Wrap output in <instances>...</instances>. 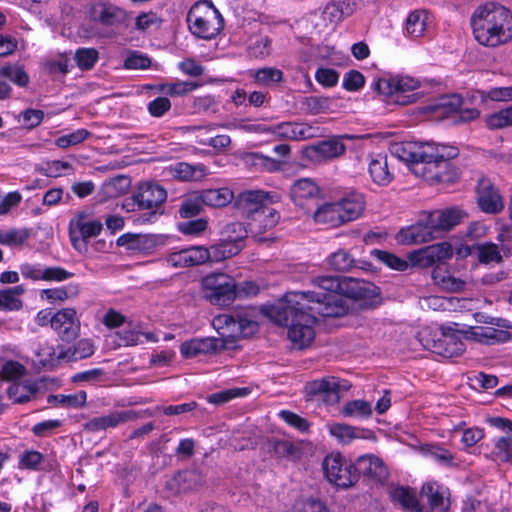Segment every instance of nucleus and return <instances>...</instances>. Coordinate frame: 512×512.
I'll list each match as a JSON object with an SVG mask.
<instances>
[{
  "label": "nucleus",
  "mask_w": 512,
  "mask_h": 512,
  "mask_svg": "<svg viewBox=\"0 0 512 512\" xmlns=\"http://www.w3.org/2000/svg\"><path fill=\"white\" fill-rule=\"evenodd\" d=\"M204 206L223 208L234 200V193L227 187L198 190Z\"/></svg>",
  "instance_id": "obj_30"
},
{
  "label": "nucleus",
  "mask_w": 512,
  "mask_h": 512,
  "mask_svg": "<svg viewBox=\"0 0 512 512\" xmlns=\"http://www.w3.org/2000/svg\"><path fill=\"white\" fill-rule=\"evenodd\" d=\"M342 413L347 417H369L372 414V408L367 401L352 400L344 405Z\"/></svg>",
  "instance_id": "obj_44"
},
{
  "label": "nucleus",
  "mask_w": 512,
  "mask_h": 512,
  "mask_svg": "<svg viewBox=\"0 0 512 512\" xmlns=\"http://www.w3.org/2000/svg\"><path fill=\"white\" fill-rule=\"evenodd\" d=\"M312 291L287 292L278 305L264 308L265 313L281 324H291L287 334L293 348H308L315 339L317 315L338 318L349 306L345 298L372 309L382 302L380 288L369 281L352 277L321 275L311 279Z\"/></svg>",
  "instance_id": "obj_1"
},
{
  "label": "nucleus",
  "mask_w": 512,
  "mask_h": 512,
  "mask_svg": "<svg viewBox=\"0 0 512 512\" xmlns=\"http://www.w3.org/2000/svg\"><path fill=\"white\" fill-rule=\"evenodd\" d=\"M369 173L374 183L388 185L393 179V174L389 171L387 156L383 154L372 156L369 162Z\"/></svg>",
  "instance_id": "obj_31"
},
{
  "label": "nucleus",
  "mask_w": 512,
  "mask_h": 512,
  "mask_svg": "<svg viewBox=\"0 0 512 512\" xmlns=\"http://www.w3.org/2000/svg\"><path fill=\"white\" fill-rule=\"evenodd\" d=\"M355 260L345 250H339L330 256V266L340 272L349 271L354 266Z\"/></svg>",
  "instance_id": "obj_51"
},
{
  "label": "nucleus",
  "mask_w": 512,
  "mask_h": 512,
  "mask_svg": "<svg viewBox=\"0 0 512 512\" xmlns=\"http://www.w3.org/2000/svg\"><path fill=\"white\" fill-rule=\"evenodd\" d=\"M315 78L325 87H333L338 83L339 74L336 70L330 68H318Z\"/></svg>",
  "instance_id": "obj_63"
},
{
  "label": "nucleus",
  "mask_w": 512,
  "mask_h": 512,
  "mask_svg": "<svg viewBox=\"0 0 512 512\" xmlns=\"http://www.w3.org/2000/svg\"><path fill=\"white\" fill-rule=\"evenodd\" d=\"M460 333L465 334L464 331L451 327H442L440 337L428 343V349L444 358L458 357L465 351V344L459 336Z\"/></svg>",
  "instance_id": "obj_8"
},
{
  "label": "nucleus",
  "mask_w": 512,
  "mask_h": 512,
  "mask_svg": "<svg viewBox=\"0 0 512 512\" xmlns=\"http://www.w3.org/2000/svg\"><path fill=\"white\" fill-rule=\"evenodd\" d=\"M234 207L238 209L243 216L252 219L253 215L258 214L264 207L269 205V194L260 190H249L234 196Z\"/></svg>",
  "instance_id": "obj_17"
},
{
  "label": "nucleus",
  "mask_w": 512,
  "mask_h": 512,
  "mask_svg": "<svg viewBox=\"0 0 512 512\" xmlns=\"http://www.w3.org/2000/svg\"><path fill=\"white\" fill-rule=\"evenodd\" d=\"M86 399V392L80 391L75 395H49L48 403L57 402L61 406L78 408L85 405Z\"/></svg>",
  "instance_id": "obj_46"
},
{
  "label": "nucleus",
  "mask_w": 512,
  "mask_h": 512,
  "mask_svg": "<svg viewBox=\"0 0 512 512\" xmlns=\"http://www.w3.org/2000/svg\"><path fill=\"white\" fill-rule=\"evenodd\" d=\"M371 254L391 269L405 271L409 267L407 260L402 259L391 252L375 249Z\"/></svg>",
  "instance_id": "obj_43"
},
{
  "label": "nucleus",
  "mask_w": 512,
  "mask_h": 512,
  "mask_svg": "<svg viewBox=\"0 0 512 512\" xmlns=\"http://www.w3.org/2000/svg\"><path fill=\"white\" fill-rule=\"evenodd\" d=\"M246 394L245 389L241 388H233L228 390H223L217 393H213L207 397V401L211 404L221 405L224 404L236 397L243 396Z\"/></svg>",
  "instance_id": "obj_57"
},
{
  "label": "nucleus",
  "mask_w": 512,
  "mask_h": 512,
  "mask_svg": "<svg viewBox=\"0 0 512 512\" xmlns=\"http://www.w3.org/2000/svg\"><path fill=\"white\" fill-rule=\"evenodd\" d=\"M207 251L210 254L209 262H220L227 258L236 256L241 252L237 244H229L222 238L219 242L207 248Z\"/></svg>",
  "instance_id": "obj_36"
},
{
  "label": "nucleus",
  "mask_w": 512,
  "mask_h": 512,
  "mask_svg": "<svg viewBox=\"0 0 512 512\" xmlns=\"http://www.w3.org/2000/svg\"><path fill=\"white\" fill-rule=\"evenodd\" d=\"M353 8L350 3L346 1H331L326 5L323 11L324 19L329 20L331 23H338L343 18L351 15Z\"/></svg>",
  "instance_id": "obj_37"
},
{
  "label": "nucleus",
  "mask_w": 512,
  "mask_h": 512,
  "mask_svg": "<svg viewBox=\"0 0 512 512\" xmlns=\"http://www.w3.org/2000/svg\"><path fill=\"white\" fill-rule=\"evenodd\" d=\"M99 53L94 48H80L75 53V61L80 69H91L98 60Z\"/></svg>",
  "instance_id": "obj_52"
},
{
  "label": "nucleus",
  "mask_w": 512,
  "mask_h": 512,
  "mask_svg": "<svg viewBox=\"0 0 512 512\" xmlns=\"http://www.w3.org/2000/svg\"><path fill=\"white\" fill-rule=\"evenodd\" d=\"M476 199L480 210L486 214H498L505 205L504 199L492 180L482 176L477 183Z\"/></svg>",
  "instance_id": "obj_9"
},
{
  "label": "nucleus",
  "mask_w": 512,
  "mask_h": 512,
  "mask_svg": "<svg viewBox=\"0 0 512 512\" xmlns=\"http://www.w3.org/2000/svg\"><path fill=\"white\" fill-rule=\"evenodd\" d=\"M189 267L202 265L209 262V253L204 246H192L185 248Z\"/></svg>",
  "instance_id": "obj_55"
},
{
  "label": "nucleus",
  "mask_w": 512,
  "mask_h": 512,
  "mask_svg": "<svg viewBox=\"0 0 512 512\" xmlns=\"http://www.w3.org/2000/svg\"><path fill=\"white\" fill-rule=\"evenodd\" d=\"M457 155L456 150L454 149L453 153H449L447 158V168H439L437 173L434 174V177H437L436 183H454L459 178L458 170L453 167L450 162V158H453Z\"/></svg>",
  "instance_id": "obj_54"
},
{
  "label": "nucleus",
  "mask_w": 512,
  "mask_h": 512,
  "mask_svg": "<svg viewBox=\"0 0 512 512\" xmlns=\"http://www.w3.org/2000/svg\"><path fill=\"white\" fill-rule=\"evenodd\" d=\"M321 190L318 185L309 178L297 180L290 189V196L295 205L306 210L310 215L312 210L308 206L310 202H317L320 198Z\"/></svg>",
  "instance_id": "obj_18"
},
{
  "label": "nucleus",
  "mask_w": 512,
  "mask_h": 512,
  "mask_svg": "<svg viewBox=\"0 0 512 512\" xmlns=\"http://www.w3.org/2000/svg\"><path fill=\"white\" fill-rule=\"evenodd\" d=\"M131 185V179L126 175H118L105 182L106 192L113 197L125 194Z\"/></svg>",
  "instance_id": "obj_47"
},
{
  "label": "nucleus",
  "mask_w": 512,
  "mask_h": 512,
  "mask_svg": "<svg viewBox=\"0 0 512 512\" xmlns=\"http://www.w3.org/2000/svg\"><path fill=\"white\" fill-rule=\"evenodd\" d=\"M0 75L20 87H26L29 83V76L21 66H4L0 70Z\"/></svg>",
  "instance_id": "obj_49"
},
{
  "label": "nucleus",
  "mask_w": 512,
  "mask_h": 512,
  "mask_svg": "<svg viewBox=\"0 0 512 512\" xmlns=\"http://www.w3.org/2000/svg\"><path fill=\"white\" fill-rule=\"evenodd\" d=\"M203 207L204 203L199 191H194L183 199L178 212L181 218H192L198 216L203 211Z\"/></svg>",
  "instance_id": "obj_38"
},
{
  "label": "nucleus",
  "mask_w": 512,
  "mask_h": 512,
  "mask_svg": "<svg viewBox=\"0 0 512 512\" xmlns=\"http://www.w3.org/2000/svg\"><path fill=\"white\" fill-rule=\"evenodd\" d=\"M138 414L133 410L115 411L101 417H94L85 424V429L90 432H97L107 428H114L121 423L133 421Z\"/></svg>",
  "instance_id": "obj_21"
},
{
  "label": "nucleus",
  "mask_w": 512,
  "mask_h": 512,
  "mask_svg": "<svg viewBox=\"0 0 512 512\" xmlns=\"http://www.w3.org/2000/svg\"><path fill=\"white\" fill-rule=\"evenodd\" d=\"M173 179L181 182H200L207 176V168L203 164L192 165L187 162H177L166 168Z\"/></svg>",
  "instance_id": "obj_22"
},
{
  "label": "nucleus",
  "mask_w": 512,
  "mask_h": 512,
  "mask_svg": "<svg viewBox=\"0 0 512 512\" xmlns=\"http://www.w3.org/2000/svg\"><path fill=\"white\" fill-rule=\"evenodd\" d=\"M189 30L198 38L211 40L224 28L220 12L207 0H201L190 8L187 14Z\"/></svg>",
  "instance_id": "obj_4"
},
{
  "label": "nucleus",
  "mask_w": 512,
  "mask_h": 512,
  "mask_svg": "<svg viewBox=\"0 0 512 512\" xmlns=\"http://www.w3.org/2000/svg\"><path fill=\"white\" fill-rule=\"evenodd\" d=\"M199 86L200 84L197 82L179 81L174 83L162 84L159 90L166 92L170 96H180L192 92Z\"/></svg>",
  "instance_id": "obj_48"
},
{
  "label": "nucleus",
  "mask_w": 512,
  "mask_h": 512,
  "mask_svg": "<svg viewBox=\"0 0 512 512\" xmlns=\"http://www.w3.org/2000/svg\"><path fill=\"white\" fill-rule=\"evenodd\" d=\"M253 77L258 84L263 86H271L276 83H281L284 80L283 72L275 67L257 69L253 73Z\"/></svg>",
  "instance_id": "obj_41"
},
{
  "label": "nucleus",
  "mask_w": 512,
  "mask_h": 512,
  "mask_svg": "<svg viewBox=\"0 0 512 512\" xmlns=\"http://www.w3.org/2000/svg\"><path fill=\"white\" fill-rule=\"evenodd\" d=\"M475 248L478 254V261L481 264H489L492 262L499 264L503 261L499 247L495 243L485 242L482 244H475Z\"/></svg>",
  "instance_id": "obj_39"
},
{
  "label": "nucleus",
  "mask_w": 512,
  "mask_h": 512,
  "mask_svg": "<svg viewBox=\"0 0 512 512\" xmlns=\"http://www.w3.org/2000/svg\"><path fill=\"white\" fill-rule=\"evenodd\" d=\"M166 199V190L152 181L141 183L132 195V200L137 205L138 210H153V214H155V209L162 205Z\"/></svg>",
  "instance_id": "obj_12"
},
{
  "label": "nucleus",
  "mask_w": 512,
  "mask_h": 512,
  "mask_svg": "<svg viewBox=\"0 0 512 512\" xmlns=\"http://www.w3.org/2000/svg\"><path fill=\"white\" fill-rule=\"evenodd\" d=\"M116 244L120 247L126 246L131 251L150 253L156 247V239L153 235L127 233L121 235Z\"/></svg>",
  "instance_id": "obj_26"
},
{
  "label": "nucleus",
  "mask_w": 512,
  "mask_h": 512,
  "mask_svg": "<svg viewBox=\"0 0 512 512\" xmlns=\"http://www.w3.org/2000/svg\"><path fill=\"white\" fill-rule=\"evenodd\" d=\"M408 259L412 266L420 268H428L436 265L427 247L409 253Z\"/></svg>",
  "instance_id": "obj_56"
},
{
  "label": "nucleus",
  "mask_w": 512,
  "mask_h": 512,
  "mask_svg": "<svg viewBox=\"0 0 512 512\" xmlns=\"http://www.w3.org/2000/svg\"><path fill=\"white\" fill-rule=\"evenodd\" d=\"M421 495L427 499L431 509L443 508L444 497L439 491L438 485L433 483L425 484L422 487Z\"/></svg>",
  "instance_id": "obj_53"
},
{
  "label": "nucleus",
  "mask_w": 512,
  "mask_h": 512,
  "mask_svg": "<svg viewBox=\"0 0 512 512\" xmlns=\"http://www.w3.org/2000/svg\"><path fill=\"white\" fill-rule=\"evenodd\" d=\"M426 247L437 265H441L453 256V247L449 242H440Z\"/></svg>",
  "instance_id": "obj_50"
},
{
  "label": "nucleus",
  "mask_w": 512,
  "mask_h": 512,
  "mask_svg": "<svg viewBox=\"0 0 512 512\" xmlns=\"http://www.w3.org/2000/svg\"><path fill=\"white\" fill-rule=\"evenodd\" d=\"M430 218L428 213H424L422 218L415 224L402 228L396 234V240L401 245L421 244L438 238L433 228H430Z\"/></svg>",
  "instance_id": "obj_13"
},
{
  "label": "nucleus",
  "mask_w": 512,
  "mask_h": 512,
  "mask_svg": "<svg viewBox=\"0 0 512 512\" xmlns=\"http://www.w3.org/2000/svg\"><path fill=\"white\" fill-rule=\"evenodd\" d=\"M150 66L151 59L138 51H130L124 61L126 69H147Z\"/></svg>",
  "instance_id": "obj_58"
},
{
  "label": "nucleus",
  "mask_w": 512,
  "mask_h": 512,
  "mask_svg": "<svg viewBox=\"0 0 512 512\" xmlns=\"http://www.w3.org/2000/svg\"><path fill=\"white\" fill-rule=\"evenodd\" d=\"M330 433L342 442H350L357 436V428L346 424H333Z\"/></svg>",
  "instance_id": "obj_61"
},
{
  "label": "nucleus",
  "mask_w": 512,
  "mask_h": 512,
  "mask_svg": "<svg viewBox=\"0 0 512 512\" xmlns=\"http://www.w3.org/2000/svg\"><path fill=\"white\" fill-rule=\"evenodd\" d=\"M52 329L62 341L71 342L80 334V321L74 308H63L54 314Z\"/></svg>",
  "instance_id": "obj_16"
},
{
  "label": "nucleus",
  "mask_w": 512,
  "mask_h": 512,
  "mask_svg": "<svg viewBox=\"0 0 512 512\" xmlns=\"http://www.w3.org/2000/svg\"><path fill=\"white\" fill-rule=\"evenodd\" d=\"M427 156H429V158L421 159L415 167H412V171L415 175L422 177L427 182L436 183L437 177H434V174L437 173L439 168H447V158H445L443 154H440L437 148L429 145Z\"/></svg>",
  "instance_id": "obj_19"
},
{
  "label": "nucleus",
  "mask_w": 512,
  "mask_h": 512,
  "mask_svg": "<svg viewBox=\"0 0 512 512\" xmlns=\"http://www.w3.org/2000/svg\"><path fill=\"white\" fill-rule=\"evenodd\" d=\"M80 228H74V222L70 221V239L73 247L80 253H86L88 250V239L99 235L103 229L102 222L93 220L80 224Z\"/></svg>",
  "instance_id": "obj_20"
},
{
  "label": "nucleus",
  "mask_w": 512,
  "mask_h": 512,
  "mask_svg": "<svg viewBox=\"0 0 512 512\" xmlns=\"http://www.w3.org/2000/svg\"><path fill=\"white\" fill-rule=\"evenodd\" d=\"M430 218V228H433L438 238L451 231L454 227L468 218V213L459 207H450L447 209L428 212Z\"/></svg>",
  "instance_id": "obj_14"
},
{
  "label": "nucleus",
  "mask_w": 512,
  "mask_h": 512,
  "mask_svg": "<svg viewBox=\"0 0 512 512\" xmlns=\"http://www.w3.org/2000/svg\"><path fill=\"white\" fill-rule=\"evenodd\" d=\"M420 87V82L412 77L397 76L380 78L374 84V89L388 97V101L399 105H408L416 101L415 94H406Z\"/></svg>",
  "instance_id": "obj_5"
},
{
  "label": "nucleus",
  "mask_w": 512,
  "mask_h": 512,
  "mask_svg": "<svg viewBox=\"0 0 512 512\" xmlns=\"http://www.w3.org/2000/svg\"><path fill=\"white\" fill-rule=\"evenodd\" d=\"M59 348L58 360L77 361L88 358L94 353V345L92 341L88 339H81L76 344L66 349Z\"/></svg>",
  "instance_id": "obj_33"
},
{
  "label": "nucleus",
  "mask_w": 512,
  "mask_h": 512,
  "mask_svg": "<svg viewBox=\"0 0 512 512\" xmlns=\"http://www.w3.org/2000/svg\"><path fill=\"white\" fill-rule=\"evenodd\" d=\"M341 385L336 377H325L307 382L304 393L307 401L321 396L326 404L332 405L340 401Z\"/></svg>",
  "instance_id": "obj_11"
},
{
  "label": "nucleus",
  "mask_w": 512,
  "mask_h": 512,
  "mask_svg": "<svg viewBox=\"0 0 512 512\" xmlns=\"http://www.w3.org/2000/svg\"><path fill=\"white\" fill-rule=\"evenodd\" d=\"M358 480L363 477L369 483L383 484L389 477V470L378 456L366 454L358 457L355 462Z\"/></svg>",
  "instance_id": "obj_10"
},
{
  "label": "nucleus",
  "mask_w": 512,
  "mask_h": 512,
  "mask_svg": "<svg viewBox=\"0 0 512 512\" xmlns=\"http://www.w3.org/2000/svg\"><path fill=\"white\" fill-rule=\"evenodd\" d=\"M302 104L309 114L317 115L330 109L331 99L323 96H309L304 98Z\"/></svg>",
  "instance_id": "obj_45"
},
{
  "label": "nucleus",
  "mask_w": 512,
  "mask_h": 512,
  "mask_svg": "<svg viewBox=\"0 0 512 512\" xmlns=\"http://www.w3.org/2000/svg\"><path fill=\"white\" fill-rule=\"evenodd\" d=\"M205 297L213 305L228 306L236 299L235 280L225 273H215L203 278Z\"/></svg>",
  "instance_id": "obj_7"
},
{
  "label": "nucleus",
  "mask_w": 512,
  "mask_h": 512,
  "mask_svg": "<svg viewBox=\"0 0 512 512\" xmlns=\"http://www.w3.org/2000/svg\"><path fill=\"white\" fill-rule=\"evenodd\" d=\"M341 205V213L344 216L345 222H350L361 216L365 209V199L360 193H350L348 196L338 201Z\"/></svg>",
  "instance_id": "obj_32"
},
{
  "label": "nucleus",
  "mask_w": 512,
  "mask_h": 512,
  "mask_svg": "<svg viewBox=\"0 0 512 512\" xmlns=\"http://www.w3.org/2000/svg\"><path fill=\"white\" fill-rule=\"evenodd\" d=\"M428 146L419 145L415 142L394 143L390 147V152L396 158L410 163L415 167L421 159L427 158Z\"/></svg>",
  "instance_id": "obj_23"
},
{
  "label": "nucleus",
  "mask_w": 512,
  "mask_h": 512,
  "mask_svg": "<svg viewBox=\"0 0 512 512\" xmlns=\"http://www.w3.org/2000/svg\"><path fill=\"white\" fill-rule=\"evenodd\" d=\"M311 215L316 223L330 227H339L346 223L338 201L319 206L314 212L312 211Z\"/></svg>",
  "instance_id": "obj_25"
},
{
  "label": "nucleus",
  "mask_w": 512,
  "mask_h": 512,
  "mask_svg": "<svg viewBox=\"0 0 512 512\" xmlns=\"http://www.w3.org/2000/svg\"><path fill=\"white\" fill-rule=\"evenodd\" d=\"M485 123L492 130L512 126V105L486 116Z\"/></svg>",
  "instance_id": "obj_42"
},
{
  "label": "nucleus",
  "mask_w": 512,
  "mask_h": 512,
  "mask_svg": "<svg viewBox=\"0 0 512 512\" xmlns=\"http://www.w3.org/2000/svg\"><path fill=\"white\" fill-rule=\"evenodd\" d=\"M346 151L345 144L338 137L322 140L303 149V155L314 163L331 160L342 156Z\"/></svg>",
  "instance_id": "obj_15"
},
{
  "label": "nucleus",
  "mask_w": 512,
  "mask_h": 512,
  "mask_svg": "<svg viewBox=\"0 0 512 512\" xmlns=\"http://www.w3.org/2000/svg\"><path fill=\"white\" fill-rule=\"evenodd\" d=\"M22 301L14 297L7 289L0 290V310L18 311L22 308Z\"/></svg>",
  "instance_id": "obj_62"
},
{
  "label": "nucleus",
  "mask_w": 512,
  "mask_h": 512,
  "mask_svg": "<svg viewBox=\"0 0 512 512\" xmlns=\"http://www.w3.org/2000/svg\"><path fill=\"white\" fill-rule=\"evenodd\" d=\"M392 501L411 512H428L421 507L416 492L409 487H398L391 493Z\"/></svg>",
  "instance_id": "obj_34"
},
{
  "label": "nucleus",
  "mask_w": 512,
  "mask_h": 512,
  "mask_svg": "<svg viewBox=\"0 0 512 512\" xmlns=\"http://www.w3.org/2000/svg\"><path fill=\"white\" fill-rule=\"evenodd\" d=\"M427 14L424 10H415L406 20V31L411 37H421L425 31Z\"/></svg>",
  "instance_id": "obj_40"
},
{
  "label": "nucleus",
  "mask_w": 512,
  "mask_h": 512,
  "mask_svg": "<svg viewBox=\"0 0 512 512\" xmlns=\"http://www.w3.org/2000/svg\"><path fill=\"white\" fill-rule=\"evenodd\" d=\"M218 343L219 340L213 337L191 339L181 344L180 352L185 358H193L200 354L216 352Z\"/></svg>",
  "instance_id": "obj_27"
},
{
  "label": "nucleus",
  "mask_w": 512,
  "mask_h": 512,
  "mask_svg": "<svg viewBox=\"0 0 512 512\" xmlns=\"http://www.w3.org/2000/svg\"><path fill=\"white\" fill-rule=\"evenodd\" d=\"M431 278L436 286L449 293L463 292L466 287V281L452 275L443 265H436L433 268Z\"/></svg>",
  "instance_id": "obj_24"
},
{
  "label": "nucleus",
  "mask_w": 512,
  "mask_h": 512,
  "mask_svg": "<svg viewBox=\"0 0 512 512\" xmlns=\"http://www.w3.org/2000/svg\"><path fill=\"white\" fill-rule=\"evenodd\" d=\"M326 479L339 488H349L358 482L355 463L347 461L340 453L327 455L322 463Z\"/></svg>",
  "instance_id": "obj_6"
},
{
  "label": "nucleus",
  "mask_w": 512,
  "mask_h": 512,
  "mask_svg": "<svg viewBox=\"0 0 512 512\" xmlns=\"http://www.w3.org/2000/svg\"><path fill=\"white\" fill-rule=\"evenodd\" d=\"M283 299V297L273 306L279 304V302ZM272 307V305H262L259 309L256 307H246L235 310L231 314H223L218 316L213 320V326L219 330H225L224 332H219L222 337H250L258 332L259 324L258 317L260 314L269 318L272 322L280 326L288 327V331L290 330L291 324H281L275 321L272 317H270L267 313H265L264 308Z\"/></svg>",
  "instance_id": "obj_3"
},
{
  "label": "nucleus",
  "mask_w": 512,
  "mask_h": 512,
  "mask_svg": "<svg viewBox=\"0 0 512 512\" xmlns=\"http://www.w3.org/2000/svg\"><path fill=\"white\" fill-rule=\"evenodd\" d=\"M470 24L476 41L486 47H498L512 40V13L502 5L479 6Z\"/></svg>",
  "instance_id": "obj_2"
},
{
  "label": "nucleus",
  "mask_w": 512,
  "mask_h": 512,
  "mask_svg": "<svg viewBox=\"0 0 512 512\" xmlns=\"http://www.w3.org/2000/svg\"><path fill=\"white\" fill-rule=\"evenodd\" d=\"M511 334L508 331L497 330L495 328L471 327L465 331L466 339H473L485 344L508 341Z\"/></svg>",
  "instance_id": "obj_29"
},
{
  "label": "nucleus",
  "mask_w": 512,
  "mask_h": 512,
  "mask_svg": "<svg viewBox=\"0 0 512 512\" xmlns=\"http://www.w3.org/2000/svg\"><path fill=\"white\" fill-rule=\"evenodd\" d=\"M278 221L279 213L268 205L258 212V214L253 215V218L249 221L248 225L250 227V231L255 235H258L275 227Z\"/></svg>",
  "instance_id": "obj_28"
},
{
  "label": "nucleus",
  "mask_w": 512,
  "mask_h": 512,
  "mask_svg": "<svg viewBox=\"0 0 512 512\" xmlns=\"http://www.w3.org/2000/svg\"><path fill=\"white\" fill-rule=\"evenodd\" d=\"M25 374V367L17 361H7L0 370V379L16 380Z\"/></svg>",
  "instance_id": "obj_59"
},
{
  "label": "nucleus",
  "mask_w": 512,
  "mask_h": 512,
  "mask_svg": "<svg viewBox=\"0 0 512 512\" xmlns=\"http://www.w3.org/2000/svg\"><path fill=\"white\" fill-rule=\"evenodd\" d=\"M29 237L27 230L12 229L8 231L0 230V244L20 245Z\"/></svg>",
  "instance_id": "obj_60"
},
{
  "label": "nucleus",
  "mask_w": 512,
  "mask_h": 512,
  "mask_svg": "<svg viewBox=\"0 0 512 512\" xmlns=\"http://www.w3.org/2000/svg\"><path fill=\"white\" fill-rule=\"evenodd\" d=\"M294 512H329L320 500L307 499L296 505Z\"/></svg>",
  "instance_id": "obj_64"
},
{
  "label": "nucleus",
  "mask_w": 512,
  "mask_h": 512,
  "mask_svg": "<svg viewBox=\"0 0 512 512\" xmlns=\"http://www.w3.org/2000/svg\"><path fill=\"white\" fill-rule=\"evenodd\" d=\"M220 235L221 238L229 244H237L239 250L242 251L245 245V239L248 236V231L243 223L232 222L222 228Z\"/></svg>",
  "instance_id": "obj_35"
}]
</instances>
